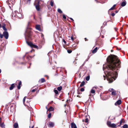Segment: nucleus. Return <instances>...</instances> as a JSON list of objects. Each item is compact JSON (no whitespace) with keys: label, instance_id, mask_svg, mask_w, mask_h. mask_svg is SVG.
I'll list each match as a JSON object with an SVG mask.
<instances>
[{"label":"nucleus","instance_id":"obj_25","mask_svg":"<svg viewBox=\"0 0 128 128\" xmlns=\"http://www.w3.org/2000/svg\"><path fill=\"white\" fill-rule=\"evenodd\" d=\"M95 92V90L93 89H92L90 91V92L92 94H94Z\"/></svg>","mask_w":128,"mask_h":128},{"label":"nucleus","instance_id":"obj_54","mask_svg":"<svg viewBox=\"0 0 128 128\" xmlns=\"http://www.w3.org/2000/svg\"><path fill=\"white\" fill-rule=\"evenodd\" d=\"M85 62H84V63L82 64V66H84V63Z\"/></svg>","mask_w":128,"mask_h":128},{"label":"nucleus","instance_id":"obj_2","mask_svg":"<svg viewBox=\"0 0 128 128\" xmlns=\"http://www.w3.org/2000/svg\"><path fill=\"white\" fill-rule=\"evenodd\" d=\"M31 35V32L30 30H27L26 31L24 34L26 42L31 47L37 48H38V46L37 45L33 44L31 42H28L27 40V38H28L29 39L30 38Z\"/></svg>","mask_w":128,"mask_h":128},{"label":"nucleus","instance_id":"obj_27","mask_svg":"<svg viewBox=\"0 0 128 128\" xmlns=\"http://www.w3.org/2000/svg\"><path fill=\"white\" fill-rule=\"evenodd\" d=\"M58 11L59 13H60V14H61L62 13V11L60 8H58Z\"/></svg>","mask_w":128,"mask_h":128},{"label":"nucleus","instance_id":"obj_41","mask_svg":"<svg viewBox=\"0 0 128 128\" xmlns=\"http://www.w3.org/2000/svg\"><path fill=\"white\" fill-rule=\"evenodd\" d=\"M111 15L112 16H113L115 15V14L114 13H112Z\"/></svg>","mask_w":128,"mask_h":128},{"label":"nucleus","instance_id":"obj_8","mask_svg":"<svg viewBox=\"0 0 128 128\" xmlns=\"http://www.w3.org/2000/svg\"><path fill=\"white\" fill-rule=\"evenodd\" d=\"M21 85H22V82L21 81H20L17 86V88L18 90L20 89Z\"/></svg>","mask_w":128,"mask_h":128},{"label":"nucleus","instance_id":"obj_47","mask_svg":"<svg viewBox=\"0 0 128 128\" xmlns=\"http://www.w3.org/2000/svg\"><path fill=\"white\" fill-rule=\"evenodd\" d=\"M30 0H28V3L29 4H30Z\"/></svg>","mask_w":128,"mask_h":128},{"label":"nucleus","instance_id":"obj_10","mask_svg":"<svg viewBox=\"0 0 128 128\" xmlns=\"http://www.w3.org/2000/svg\"><path fill=\"white\" fill-rule=\"evenodd\" d=\"M126 2L125 0H124L122 2L121 4V6H124L126 5Z\"/></svg>","mask_w":128,"mask_h":128},{"label":"nucleus","instance_id":"obj_46","mask_svg":"<svg viewBox=\"0 0 128 128\" xmlns=\"http://www.w3.org/2000/svg\"><path fill=\"white\" fill-rule=\"evenodd\" d=\"M114 9V8H113V7H112L111 8H110V9L109 10H112Z\"/></svg>","mask_w":128,"mask_h":128},{"label":"nucleus","instance_id":"obj_39","mask_svg":"<svg viewBox=\"0 0 128 128\" xmlns=\"http://www.w3.org/2000/svg\"><path fill=\"white\" fill-rule=\"evenodd\" d=\"M63 18H64V19H66V16L64 14L63 15Z\"/></svg>","mask_w":128,"mask_h":128},{"label":"nucleus","instance_id":"obj_53","mask_svg":"<svg viewBox=\"0 0 128 128\" xmlns=\"http://www.w3.org/2000/svg\"><path fill=\"white\" fill-rule=\"evenodd\" d=\"M118 11L117 10H116L115 11V12L116 13H117L118 12Z\"/></svg>","mask_w":128,"mask_h":128},{"label":"nucleus","instance_id":"obj_35","mask_svg":"<svg viewBox=\"0 0 128 128\" xmlns=\"http://www.w3.org/2000/svg\"><path fill=\"white\" fill-rule=\"evenodd\" d=\"M25 100H26V97H24V98L23 99V102L24 104V103L25 102Z\"/></svg>","mask_w":128,"mask_h":128},{"label":"nucleus","instance_id":"obj_11","mask_svg":"<svg viewBox=\"0 0 128 128\" xmlns=\"http://www.w3.org/2000/svg\"><path fill=\"white\" fill-rule=\"evenodd\" d=\"M116 124H115L113 123V124H111L110 126L109 127L112 128H114L115 127H116Z\"/></svg>","mask_w":128,"mask_h":128},{"label":"nucleus","instance_id":"obj_32","mask_svg":"<svg viewBox=\"0 0 128 128\" xmlns=\"http://www.w3.org/2000/svg\"><path fill=\"white\" fill-rule=\"evenodd\" d=\"M88 118H86L84 120V122L86 123L88 122Z\"/></svg>","mask_w":128,"mask_h":128},{"label":"nucleus","instance_id":"obj_57","mask_svg":"<svg viewBox=\"0 0 128 128\" xmlns=\"http://www.w3.org/2000/svg\"><path fill=\"white\" fill-rule=\"evenodd\" d=\"M2 26H1V24H0V28H2Z\"/></svg>","mask_w":128,"mask_h":128},{"label":"nucleus","instance_id":"obj_16","mask_svg":"<svg viewBox=\"0 0 128 128\" xmlns=\"http://www.w3.org/2000/svg\"><path fill=\"white\" fill-rule=\"evenodd\" d=\"M18 123H15L14 124V127L15 128H17L18 127Z\"/></svg>","mask_w":128,"mask_h":128},{"label":"nucleus","instance_id":"obj_18","mask_svg":"<svg viewBox=\"0 0 128 128\" xmlns=\"http://www.w3.org/2000/svg\"><path fill=\"white\" fill-rule=\"evenodd\" d=\"M98 48L97 47H96L92 51V52L93 53H96L97 51Z\"/></svg>","mask_w":128,"mask_h":128},{"label":"nucleus","instance_id":"obj_43","mask_svg":"<svg viewBox=\"0 0 128 128\" xmlns=\"http://www.w3.org/2000/svg\"><path fill=\"white\" fill-rule=\"evenodd\" d=\"M27 99L28 100H27L26 102L28 103L29 102H30V99L28 98Z\"/></svg>","mask_w":128,"mask_h":128},{"label":"nucleus","instance_id":"obj_62","mask_svg":"<svg viewBox=\"0 0 128 128\" xmlns=\"http://www.w3.org/2000/svg\"><path fill=\"white\" fill-rule=\"evenodd\" d=\"M102 38H104V36H102Z\"/></svg>","mask_w":128,"mask_h":128},{"label":"nucleus","instance_id":"obj_4","mask_svg":"<svg viewBox=\"0 0 128 128\" xmlns=\"http://www.w3.org/2000/svg\"><path fill=\"white\" fill-rule=\"evenodd\" d=\"M4 36L5 38L7 39H8V32L7 31H4L3 33Z\"/></svg>","mask_w":128,"mask_h":128},{"label":"nucleus","instance_id":"obj_37","mask_svg":"<svg viewBox=\"0 0 128 128\" xmlns=\"http://www.w3.org/2000/svg\"><path fill=\"white\" fill-rule=\"evenodd\" d=\"M4 35L3 34H2L0 33V37L1 38H2L4 36Z\"/></svg>","mask_w":128,"mask_h":128},{"label":"nucleus","instance_id":"obj_13","mask_svg":"<svg viewBox=\"0 0 128 128\" xmlns=\"http://www.w3.org/2000/svg\"><path fill=\"white\" fill-rule=\"evenodd\" d=\"M35 6L36 10L38 11H39L40 10V5H35Z\"/></svg>","mask_w":128,"mask_h":128},{"label":"nucleus","instance_id":"obj_38","mask_svg":"<svg viewBox=\"0 0 128 128\" xmlns=\"http://www.w3.org/2000/svg\"><path fill=\"white\" fill-rule=\"evenodd\" d=\"M103 25L104 26H106L107 25V22H104L103 23Z\"/></svg>","mask_w":128,"mask_h":128},{"label":"nucleus","instance_id":"obj_7","mask_svg":"<svg viewBox=\"0 0 128 128\" xmlns=\"http://www.w3.org/2000/svg\"><path fill=\"white\" fill-rule=\"evenodd\" d=\"M54 122H50L48 124V126L50 127H52L54 126Z\"/></svg>","mask_w":128,"mask_h":128},{"label":"nucleus","instance_id":"obj_33","mask_svg":"<svg viewBox=\"0 0 128 128\" xmlns=\"http://www.w3.org/2000/svg\"><path fill=\"white\" fill-rule=\"evenodd\" d=\"M72 52V50H67V52L68 53H70Z\"/></svg>","mask_w":128,"mask_h":128},{"label":"nucleus","instance_id":"obj_1","mask_svg":"<svg viewBox=\"0 0 128 128\" xmlns=\"http://www.w3.org/2000/svg\"><path fill=\"white\" fill-rule=\"evenodd\" d=\"M107 64H104L103 69L109 83L112 82L118 77L117 71L121 67V62L116 56L112 55L106 59Z\"/></svg>","mask_w":128,"mask_h":128},{"label":"nucleus","instance_id":"obj_52","mask_svg":"<svg viewBox=\"0 0 128 128\" xmlns=\"http://www.w3.org/2000/svg\"><path fill=\"white\" fill-rule=\"evenodd\" d=\"M84 40H85V41H86L88 40L87 39V38H84Z\"/></svg>","mask_w":128,"mask_h":128},{"label":"nucleus","instance_id":"obj_14","mask_svg":"<svg viewBox=\"0 0 128 128\" xmlns=\"http://www.w3.org/2000/svg\"><path fill=\"white\" fill-rule=\"evenodd\" d=\"M2 27L3 29L5 31L7 30V29L6 28V24H4Z\"/></svg>","mask_w":128,"mask_h":128},{"label":"nucleus","instance_id":"obj_31","mask_svg":"<svg viewBox=\"0 0 128 128\" xmlns=\"http://www.w3.org/2000/svg\"><path fill=\"white\" fill-rule=\"evenodd\" d=\"M114 90L113 89V88H110L109 90H108L110 92H112V91H114Z\"/></svg>","mask_w":128,"mask_h":128},{"label":"nucleus","instance_id":"obj_50","mask_svg":"<svg viewBox=\"0 0 128 128\" xmlns=\"http://www.w3.org/2000/svg\"><path fill=\"white\" fill-rule=\"evenodd\" d=\"M120 124H122V120H121L120 122Z\"/></svg>","mask_w":128,"mask_h":128},{"label":"nucleus","instance_id":"obj_59","mask_svg":"<svg viewBox=\"0 0 128 128\" xmlns=\"http://www.w3.org/2000/svg\"><path fill=\"white\" fill-rule=\"evenodd\" d=\"M111 52H112L113 51V50H111Z\"/></svg>","mask_w":128,"mask_h":128},{"label":"nucleus","instance_id":"obj_26","mask_svg":"<svg viewBox=\"0 0 128 128\" xmlns=\"http://www.w3.org/2000/svg\"><path fill=\"white\" fill-rule=\"evenodd\" d=\"M123 128H128V126L127 124H125L123 126Z\"/></svg>","mask_w":128,"mask_h":128},{"label":"nucleus","instance_id":"obj_24","mask_svg":"<svg viewBox=\"0 0 128 128\" xmlns=\"http://www.w3.org/2000/svg\"><path fill=\"white\" fill-rule=\"evenodd\" d=\"M54 92L56 94H58V92L57 90L54 89Z\"/></svg>","mask_w":128,"mask_h":128},{"label":"nucleus","instance_id":"obj_44","mask_svg":"<svg viewBox=\"0 0 128 128\" xmlns=\"http://www.w3.org/2000/svg\"><path fill=\"white\" fill-rule=\"evenodd\" d=\"M71 39L72 40H73L74 39V38L72 36L71 37Z\"/></svg>","mask_w":128,"mask_h":128},{"label":"nucleus","instance_id":"obj_58","mask_svg":"<svg viewBox=\"0 0 128 128\" xmlns=\"http://www.w3.org/2000/svg\"><path fill=\"white\" fill-rule=\"evenodd\" d=\"M88 61V59H86V60H85V62L87 61Z\"/></svg>","mask_w":128,"mask_h":128},{"label":"nucleus","instance_id":"obj_23","mask_svg":"<svg viewBox=\"0 0 128 128\" xmlns=\"http://www.w3.org/2000/svg\"><path fill=\"white\" fill-rule=\"evenodd\" d=\"M41 82L43 83L44 82H46V80L44 78H42L41 79Z\"/></svg>","mask_w":128,"mask_h":128},{"label":"nucleus","instance_id":"obj_51","mask_svg":"<svg viewBox=\"0 0 128 128\" xmlns=\"http://www.w3.org/2000/svg\"><path fill=\"white\" fill-rule=\"evenodd\" d=\"M114 29H115V30L116 31L117 30H118V29L116 28H114Z\"/></svg>","mask_w":128,"mask_h":128},{"label":"nucleus","instance_id":"obj_17","mask_svg":"<svg viewBox=\"0 0 128 128\" xmlns=\"http://www.w3.org/2000/svg\"><path fill=\"white\" fill-rule=\"evenodd\" d=\"M85 84V82L84 81H82L81 83L80 86V87H82L84 86Z\"/></svg>","mask_w":128,"mask_h":128},{"label":"nucleus","instance_id":"obj_30","mask_svg":"<svg viewBox=\"0 0 128 128\" xmlns=\"http://www.w3.org/2000/svg\"><path fill=\"white\" fill-rule=\"evenodd\" d=\"M53 1H52V0L50 2V5L52 6H53V5L54 3H53Z\"/></svg>","mask_w":128,"mask_h":128},{"label":"nucleus","instance_id":"obj_5","mask_svg":"<svg viewBox=\"0 0 128 128\" xmlns=\"http://www.w3.org/2000/svg\"><path fill=\"white\" fill-rule=\"evenodd\" d=\"M121 103V100H118L114 104L115 106H117L118 105H120Z\"/></svg>","mask_w":128,"mask_h":128},{"label":"nucleus","instance_id":"obj_36","mask_svg":"<svg viewBox=\"0 0 128 128\" xmlns=\"http://www.w3.org/2000/svg\"><path fill=\"white\" fill-rule=\"evenodd\" d=\"M51 116V114L50 113L48 115V118H50Z\"/></svg>","mask_w":128,"mask_h":128},{"label":"nucleus","instance_id":"obj_29","mask_svg":"<svg viewBox=\"0 0 128 128\" xmlns=\"http://www.w3.org/2000/svg\"><path fill=\"white\" fill-rule=\"evenodd\" d=\"M35 5H40V1L39 0H38L36 2V4Z\"/></svg>","mask_w":128,"mask_h":128},{"label":"nucleus","instance_id":"obj_22","mask_svg":"<svg viewBox=\"0 0 128 128\" xmlns=\"http://www.w3.org/2000/svg\"><path fill=\"white\" fill-rule=\"evenodd\" d=\"M62 88V86H59V87H58L57 89L58 90V91H60L61 90Z\"/></svg>","mask_w":128,"mask_h":128},{"label":"nucleus","instance_id":"obj_3","mask_svg":"<svg viewBox=\"0 0 128 128\" xmlns=\"http://www.w3.org/2000/svg\"><path fill=\"white\" fill-rule=\"evenodd\" d=\"M15 15L14 16H16V15L19 18H22V15L20 13H19L17 11H15L14 12Z\"/></svg>","mask_w":128,"mask_h":128},{"label":"nucleus","instance_id":"obj_21","mask_svg":"<svg viewBox=\"0 0 128 128\" xmlns=\"http://www.w3.org/2000/svg\"><path fill=\"white\" fill-rule=\"evenodd\" d=\"M112 123L110 121H108L107 122V124L108 126L109 127Z\"/></svg>","mask_w":128,"mask_h":128},{"label":"nucleus","instance_id":"obj_19","mask_svg":"<svg viewBox=\"0 0 128 128\" xmlns=\"http://www.w3.org/2000/svg\"><path fill=\"white\" fill-rule=\"evenodd\" d=\"M52 106H50L48 109V110L49 111H52L54 110Z\"/></svg>","mask_w":128,"mask_h":128},{"label":"nucleus","instance_id":"obj_64","mask_svg":"<svg viewBox=\"0 0 128 128\" xmlns=\"http://www.w3.org/2000/svg\"><path fill=\"white\" fill-rule=\"evenodd\" d=\"M126 34V33H125V34H124V35H125Z\"/></svg>","mask_w":128,"mask_h":128},{"label":"nucleus","instance_id":"obj_20","mask_svg":"<svg viewBox=\"0 0 128 128\" xmlns=\"http://www.w3.org/2000/svg\"><path fill=\"white\" fill-rule=\"evenodd\" d=\"M0 125L1 127L2 128H4L5 126V125L4 122L0 123Z\"/></svg>","mask_w":128,"mask_h":128},{"label":"nucleus","instance_id":"obj_12","mask_svg":"<svg viewBox=\"0 0 128 128\" xmlns=\"http://www.w3.org/2000/svg\"><path fill=\"white\" fill-rule=\"evenodd\" d=\"M36 28L37 30H38L39 31L41 30L40 27L39 25H36Z\"/></svg>","mask_w":128,"mask_h":128},{"label":"nucleus","instance_id":"obj_45","mask_svg":"<svg viewBox=\"0 0 128 128\" xmlns=\"http://www.w3.org/2000/svg\"><path fill=\"white\" fill-rule=\"evenodd\" d=\"M69 18L70 19L72 20L73 21H74V20L71 18Z\"/></svg>","mask_w":128,"mask_h":128},{"label":"nucleus","instance_id":"obj_63","mask_svg":"<svg viewBox=\"0 0 128 128\" xmlns=\"http://www.w3.org/2000/svg\"><path fill=\"white\" fill-rule=\"evenodd\" d=\"M121 28V30L122 31V28Z\"/></svg>","mask_w":128,"mask_h":128},{"label":"nucleus","instance_id":"obj_9","mask_svg":"<svg viewBox=\"0 0 128 128\" xmlns=\"http://www.w3.org/2000/svg\"><path fill=\"white\" fill-rule=\"evenodd\" d=\"M14 84H11L10 87L9 88V89L10 90H12L15 87Z\"/></svg>","mask_w":128,"mask_h":128},{"label":"nucleus","instance_id":"obj_48","mask_svg":"<svg viewBox=\"0 0 128 128\" xmlns=\"http://www.w3.org/2000/svg\"><path fill=\"white\" fill-rule=\"evenodd\" d=\"M97 87L96 86H94L92 88H96Z\"/></svg>","mask_w":128,"mask_h":128},{"label":"nucleus","instance_id":"obj_28","mask_svg":"<svg viewBox=\"0 0 128 128\" xmlns=\"http://www.w3.org/2000/svg\"><path fill=\"white\" fill-rule=\"evenodd\" d=\"M90 79V76H88L86 77V80L87 81H88Z\"/></svg>","mask_w":128,"mask_h":128},{"label":"nucleus","instance_id":"obj_34","mask_svg":"<svg viewBox=\"0 0 128 128\" xmlns=\"http://www.w3.org/2000/svg\"><path fill=\"white\" fill-rule=\"evenodd\" d=\"M80 90L81 92H83L84 90V88H82L80 89Z\"/></svg>","mask_w":128,"mask_h":128},{"label":"nucleus","instance_id":"obj_56","mask_svg":"<svg viewBox=\"0 0 128 128\" xmlns=\"http://www.w3.org/2000/svg\"><path fill=\"white\" fill-rule=\"evenodd\" d=\"M117 50H120V49H121V48H120V49H118V48H117Z\"/></svg>","mask_w":128,"mask_h":128},{"label":"nucleus","instance_id":"obj_61","mask_svg":"<svg viewBox=\"0 0 128 128\" xmlns=\"http://www.w3.org/2000/svg\"><path fill=\"white\" fill-rule=\"evenodd\" d=\"M34 126H32V128H34Z\"/></svg>","mask_w":128,"mask_h":128},{"label":"nucleus","instance_id":"obj_55","mask_svg":"<svg viewBox=\"0 0 128 128\" xmlns=\"http://www.w3.org/2000/svg\"><path fill=\"white\" fill-rule=\"evenodd\" d=\"M116 6V5L115 4H114V5H113V6L114 7Z\"/></svg>","mask_w":128,"mask_h":128},{"label":"nucleus","instance_id":"obj_15","mask_svg":"<svg viewBox=\"0 0 128 128\" xmlns=\"http://www.w3.org/2000/svg\"><path fill=\"white\" fill-rule=\"evenodd\" d=\"M112 94L113 96H115L116 94V91L115 90H114V91L112 92Z\"/></svg>","mask_w":128,"mask_h":128},{"label":"nucleus","instance_id":"obj_6","mask_svg":"<svg viewBox=\"0 0 128 128\" xmlns=\"http://www.w3.org/2000/svg\"><path fill=\"white\" fill-rule=\"evenodd\" d=\"M71 126L72 128H77L76 124L74 122L71 123Z\"/></svg>","mask_w":128,"mask_h":128},{"label":"nucleus","instance_id":"obj_49","mask_svg":"<svg viewBox=\"0 0 128 128\" xmlns=\"http://www.w3.org/2000/svg\"><path fill=\"white\" fill-rule=\"evenodd\" d=\"M104 78V80H105L106 79V76H103Z\"/></svg>","mask_w":128,"mask_h":128},{"label":"nucleus","instance_id":"obj_42","mask_svg":"<svg viewBox=\"0 0 128 128\" xmlns=\"http://www.w3.org/2000/svg\"><path fill=\"white\" fill-rule=\"evenodd\" d=\"M63 42L65 44H66V42L64 39L63 40Z\"/></svg>","mask_w":128,"mask_h":128},{"label":"nucleus","instance_id":"obj_60","mask_svg":"<svg viewBox=\"0 0 128 128\" xmlns=\"http://www.w3.org/2000/svg\"><path fill=\"white\" fill-rule=\"evenodd\" d=\"M1 72V69H0V73Z\"/></svg>","mask_w":128,"mask_h":128},{"label":"nucleus","instance_id":"obj_40","mask_svg":"<svg viewBox=\"0 0 128 128\" xmlns=\"http://www.w3.org/2000/svg\"><path fill=\"white\" fill-rule=\"evenodd\" d=\"M36 89H37L36 88L34 89H33L32 90V92H35L36 91Z\"/></svg>","mask_w":128,"mask_h":128}]
</instances>
